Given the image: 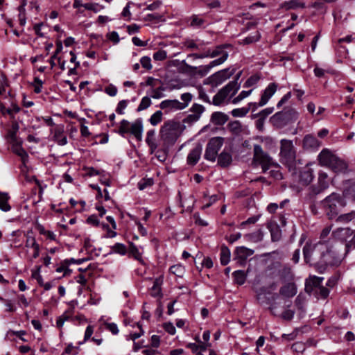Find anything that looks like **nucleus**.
<instances>
[{"label": "nucleus", "instance_id": "1a4fd4ad", "mask_svg": "<svg viewBox=\"0 0 355 355\" xmlns=\"http://www.w3.org/2000/svg\"><path fill=\"white\" fill-rule=\"evenodd\" d=\"M224 143V139L220 137H212L208 141L204 157L210 162H215L218 150L221 148Z\"/></svg>", "mask_w": 355, "mask_h": 355}, {"label": "nucleus", "instance_id": "37998d69", "mask_svg": "<svg viewBox=\"0 0 355 355\" xmlns=\"http://www.w3.org/2000/svg\"><path fill=\"white\" fill-rule=\"evenodd\" d=\"M19 129V126L17 122H12L11 128L10 129L8 137L10 141H16V139H19L17 136V133Z\"/></svg>", "mask_w": 355, "mask_h": 355}, {"label": "nucleus", "instance_id": "864d4df0", "mask_svg": "<svg viewBox=\"0 0 355 355\" xmlns=\"http://www.w3.org/2000/svg\"><path fill=\"white\" fill-rule=\"evenodd\" d=\"M151 105L150 98L148 96H144L141 98V102L138 106L137 110L141 111L147 109Z\"/></svg>", "mask_w": 355, "mask_h": 355}, {"label": "nucleus", "instance_id": "0e129e2a", "mask_svg": "<svg viewBox=\"0 0 355 355\" xmlns=\"http://www.w3.org/2000/svg\"><path fill=\"white\" fill-rule=\"evenodd\" d=\"M140 63L142 67L146 69H150L152 68L151 60L149 57H142L140 60Z\"/></svg>", "mask_w": 355, "mask_h": 355}, {"label": "nucleus", "instance_id": "49530a36", "mask_svg": "<svg viewBox=\"0 0 355 355\" xmlns=\"http://www.w3.org/2000/svg\"><path fill=\"white\" fill-rule=\"evenodd\" d=\"M286 114L284 111L277 112L272 116L271 119L274 123L277 125L279 124L284 121H287L286 118H288V116H286Z\"/></svg>", "mask_w": 355, "mask_h": 355}, {"label": "nucleus", "instance_id": "58836bf2", "mask_svg": "<svg viewBox=\"0 0 355 355\" xmlns=\"http://www.w3.org/2000/svg\"><path fill=\"white\" fill-rule=\"evenodd\" d=\"M220 263L222 265H227L230 261V250L226 246H223L220 250Z\"/></svg>", "mask_w": 355, "mask_h": 355}, {"label": "nucleus", "instance_id": "7c9ffc66", "mask_svg": "<svg viewBox=\"0 0 355 355\" xmlns=\"http://www.w3.org/2000/svg\"><path fill=\"white\" fill-rule=\"evenodd\" d=\"M305 7L304 3L300 2L297 0H291L285 1L281 5V8L285 10H295L297 8H304Z\"/></svg>", "mask_w": 355, "mask_h": 355}, {"label": "nucleus", "instance_id": "052dcab7", "mask_svg": "<svg viewBox=\"0 0 355 355\" xmlns=\"http://www.w3.org/2000/svg\"><path fill=\"white\" fill-rule=\"evenodd\" d=\"M117 92L118 89L116 87L112 84H110L105 88V92L110 96H115L117 94Z\"/></svg>", "mask_w": 355, "mask_h": 355}, {"label": "nucleus", "instance_id": "3c124183", "mask_svg": "<svg viewBox=\"0 0 355 355\" xmlns=\"http://www.w3.org/2000/svg\"><path fill=\"white\" fill-rule=\"evenodd\" d=\"M169 270L172 274L176 275L177 277H182L184 273V266L180 264L172 266Z\"/></svg>", "mask_w": 355, "mask_h": 355}, {"label": "nucleus", "instance_id": "6e6d98bb", "mask_svg": "<svg viewBox=\"0 0 355 355\" xmlns=\"http://www.w3.org/2000/svg\"><path fill=\"white\" fill-rule=\"evenodd\" d=\"M259 80V77L257 75L250 76L245 83L244 87H250L254 86Z\"/></svg>", "mask_w": 355, "mask_h": 355}, {"label": "nucleus", "instance_id": "72a5a7b5", "mask_svg": "<svg viewBox=\"0 0 355 355\" xmlns=\"http://www.w3.org/2000/svg\"><path fill=\"white\" fill-rule=\"evenodd\" d=\"M73 313V309H69L62 315H61L56 321V326L58 328H62L64 322L71 320Z\"/></svg>", "mask_w": 355, "mask_h": 355}, {"label": "nucleus", "instance_id": "774afa93", "mask_svg": "<svg viewBox=\"0 0 355 355\" xmlns=\"http://www.w3.org/2000/svg\"><path fill=\"white\" fill-rule=\"evenodd\" d=\"M187 347L189 348L192 351V352L196 354V355H204L203 354L201 353V352H198V344L189 343L187 345Z\"/></svg>", "mask_w": 355, "mask_h": 355}, {"label": "nucleus", "instance_id": "e433bc0d", "mask_svg": "<svg viewBox=\"0 0 355 355\" xmlns=\"http://www.w3.org/2000/svg\"><path fill=\"white\" fill-rule=\"evenodd\" d=\"M263 234L261 230H258L252 233L245 235V238L254 243H257L263 239Z\"/></svg>", "mask_w": 355, "mask_h": 355}, {"label": "nucleus", "instance_id": "7ed1b4c3", "mask_svg": "<svg viewBox=\"0 0 355 355\" xmlns=\"http://www.w3.org/2000/svg\"><path fill=\"white\" fill-rule=\"evenodd\" d=\"M318 160L320 166L328 167L336 173H345L347 169L346 162L327 148L319 153Z\"/></svg>", "mask_w": 355, "mask_h": 355}, {"label": "nucleus", "instance_id": "5fc2aeb1", "mask_svg": "<svg viewBox=\"0 0 355 355\" xmlns=\"http://www.w3.org/2000/svg\"><path fill=\"white\" fill-rule=\"evenodd\" d=\"M8 86L6 78L3 74L0 75V95H6V87Z\"/></svg>", "mask_w": 355, "mask_h": 355}, {"label": "nucleus", "instance_id": "603ef678", "mask_svg": "<svg viewBox=\"0 0 355 355\" xmlns=\"http://www.w3.org/2000/svg\"><path fill=\"white\" fill-rule=\"evenodd\" d=\"M331 230V226H329V227H326L325 228H324L321 232V234H320V242H332V243H336L333 239H329L328 241L326 240V239L327 238V236H329L330 232Z\"/></svg>", "mask_w": 355, "mask_h": 355}, {"label": "nucleus", "instance_id": "f257e3e1", "mask_svg": "<svg viewBox=\"0 0 355 355\" xmlns=\"http://www.w3.org/2000/svg\"><path fill=\"white\" fill-rule=\"evenodd\" d=\"M341 248L342 243L308 242L303 248L304 260L323 272L329 266H338L341 263L343 259V254L340 252Z\"/></svg>", "mask_w": 355, "mask_h": 355}, {"label": "nucleus", "instance_id": "338daca9", "mask_svg": "<svg viewBox=\"0 0 355 355\" xmlns=\"http://www.w3.org/2000/svg\"><path fill=\"white\" fill-rule=\"evenodd\" d=\"M162 91L163 89H161V88H158V89H153L150 94V96L153 98H155V99H159V98H161L163 97V93H162Z\"/></svg>", "mask_w": 355, "mask_h": 355}, {"label": "nucleus", "instance_id": "a18cd8bd", "mask_svg": "<svg viewBox=\"0 0 355 355\" xmlns=\"http://www.w3.org/2000/svg\"><path fill=\"white\" fill-rule=\"evenodd\" d=\"M250 110V107H241L235 108L232 110L231 114L234 117H243L245 116Z\"/></svg>", "mask_w": 355, "mask_h": 355}, {"label": "nucleus", "instance_id": "a19ab883", "mask_svg": "<svg viewBox=\"0 0 355 355\" xmlns=\"http://www.w3.org/2000/svg\"><path fill=\"white\" fill-rule=\"evenodd\" d=\"M261 34L259 31H255L250 33L248 36L243 40L242 43L244 44H250L256 42L259 40Z\"/></svg>", "mask_w": 355, "mask_h": 355}, {"label": "nucleus", "instance_id": "9d476101", "mask_svg": "<svg viewBox=\"0 0 355 355\" xmlns=\"http://www.w3.org/2000/svg\"><path fill=\"white\" fill-rule=\"evenodd\" d=\"M234 69L230 68L218 71L209 77L208 82L211 87H216L230 78L234 74Z\"/></svg>", "mask_w": 355, "mask_h": 355}, {"label": "nucleus", "instance_id": "c9c22d12", "mask_svg": "<svg viewBox=\"0 0 355 355\" xmlns=\"http://www.w3.org/2000/svg\"><path fill=\"white\" fill-rule=\"evenodd\" d=\"M26 237V243L25 246L27 248H33L36 245H38L35 236L33 235V232L32 230H29L25 234Z\"/></svg>", "mask_w": 355, "mask_h": 355}, {"label": "nucleus", "instance_id": "ddd939ff", "mask_svg": "<svg viewBox=\"0 0 355 355\" xmlns=\"http://www.w3.org/2000/svg\"><path fill=\"white\" fill-rule=\"evenodd\" d=\"M277 87L278 85L275 83H271L268 85L261 96L259 102V106H263L268 102L270 98L275 94Z\"/></svg>", "mask_w": 355, "mask_h": 355}, {"label": "nucleus", "instance_id": "4c0bfd02", "mask_svg": "<svg viewBox=\"0 0 355 355\" xmlns=\"http://www.w3.org/2000/svg\"><path fill=\"white\" fill-rule=\"evenodd\" d=\"M9 196L6 193L0 192V209L3 211H8L10 210L11 207L8 204Z\"/></svg>", "mask_w": 355, "mask_h": 355}, {"label": "nucleus", "instance_id": "9b49d317", "mask_svg": "<svg viewBox=\"0 0 355 355\" xmlns=\"http://www.w3.org/2000/svg\"><path fill=\"white\" fill-rule=\"evenodd\" d=\"M159 107L166 112H175L184 109V106L182 105L181 102L176 99L164 100L160 103Z\"/></svg>", "mask_w": 355, "mask_h": 355}, {"label": "nucleus", "instance_id": "393cba45", "mask_svg": "<svg viewBox=\"0 0 355 355\" xmlns=\"http://www.w3.org/2000/svg\"><path fill=\"white\" fill-rule=\"evenodd\" d=\"M279 293L285 297H292L297 293V287L294 283H288L281 288Z\"/></svg>", "mask_w": 355, "mask_h": 355}, {"label": "nucleus", "instance_id": "f8f14e48", "mask_svg": "<svg viewBox=\"0 0 355 355\" xmlns=\"http://www.w3.org/2000/svg\"><path fill=\"white\" fill-rule=\"evenodd\" d=\"M329 182L328 174L323 171H320L318 172L317 185L314 188V192L319 193L327 189L329 186Z\"/></svg>", "mask_w": 355, "mask_h": 355}, {"label": "nucleus", "instance_id": "aec40b11", "mask_svg": "<svg viewBox=\"0 0 355 355\" xmlns=\"http://www.w3.org/2000/svg\"><path fill=\"white\" fill-rule=\"evenodd\" d=\"M130 133L138 141H141L143 134V124L141 119H137L131 123Z\"/></svg>", "mask_w": 355, "mask_h": 355}, {"label": "nucleus", "instance_id": "dca6fc26", "mask_svg": "<svg viewBox=\"0 0 355 355\" xmlns=\"http://www.w3.org/2000/svg\"><path fill=\"white\" fill-rule=\"evenodd\" d=\"M202 147L201 145H196L192 150H190L187 155V164L193 166L199 161L202 154Z\"/></svg>", "mask_w": 355, "mask_h": 355}, {"label": "nucleus", "instance_id": "5701e85b", "mask_svg": "<svg viewBox=\"0 0 355 355\" xmlns=\"http://www.w3.org/2000/svg\"><path fill=\"white\" fill-rule=\"evenodd\" d=\"M8 240L12 247L21 248L23 245L21 231L19 230L13 231L10 234Z\"/></svg>", "mask_w": 355, "mask_h": 355}, {"label": "nucleus", "instance_id": "6ab92c4d", "mask_svg": "<svg viewBox=\"0 0 355 355\" xmlns=\"http://www.w3.org/2000/svg\"><path fill=\"white\" fill-rule=\"evenodd\" d=\"M320 146V142L312 135H306L303 139V146L305 149L315 150Z\"/></svg>", "mask_w": 355, "mask_h": 355}, {"label": "nucleus", "instance_id": "09e8293b", "mask_svg": "<svg viewBox=\"0 0 355 355\" xmlns=\"http://www.w3.org/2000/svg\"><path fill=\"white\" fill-rule=\"evenodd\" d=\"M162 112L160 110L156 111L150 118L149 121L153 125H156L162 120Z\"/></svg>", "mask_w": 355, "mask_h": 355}, {"label": "nucleus", "instance_id": "bf43d9fd", "mask_svg": "<svg viewBox=\"0 0 355 355\" xmlns=\"http://www.w3.org/2000/svg\"><path fill=\"white\" fill-rule=\"evenodd\" d=\"M286 116H288L287 121L296 119L298 116V112L293 108H289L284 111Z\"/></svg>", "mask_w": 355, "mask_h": 355}, {"label": "nucleus", "instance_id": "39448f33", "mask_svg": "<svg viewBox=\"0 0 355 355\" xmlns=\"http://www.w3.org/2000/svg\"><path fill=\"white\" fill-rule=\"evenodd\" d=\"M240 88L237 80L230 82L220 89L212 98V104L217 106L227 105L232 103V97Z\"/></svg>", "mask_w": 355, "mask_h": 355}, {"label": "nucleus", "instance_id": "4468645a", "mask_svg": "<svg viewBox=\"0 0 355 355\" xmlns=\"http://www.w3.org/2000/svg\"><path fill=\"white\" fill-rule=\"evenodd\" d=\"M254 253V250L244 246L238 247L235 251V259L243 265L245 260Z\"/></svg>", "mask_w": 355, "mask_h": 355}, {"label": "nucleus", "instance_id": "4be33fe9", "mask_svg": "<svg viewBox=\"0 0 355 355\" xmlns=\"http://www.w3.org/2000/svg\"><path fill=\"white\" fill-rule=\"evenodd\" d=\"M323 280V277H314L313 279L310 280L309 284L311 282L313 284V286L315 288L318 287L319 290V295L322 298H326L329 294V291L325 287L320 286V284Z\"/></svg>", "mask_w": 355, "mask_h": 355}, {"label": "nucleus", "instance_id": "412c9836", "mask_svg": "<svg viewBox=\"0 0 355 355\" xmlns=\"http://www.w3.org/2000/svg\"><path fill=\"white\" fill-rule=\"evenodd\" d=\"M163 277L160 276L156 278L153 282V285L150 289V295L154 297H161L162 293V286L163 284Z\"/></svg>", "mask_w": 355, "mask_h": 355}, {"label": "nucleus", "instance_id": "20e7f679", "mask_svg": "<svg viewBox=\"0 0 355 355\" xmlns=\"http://www.w3.org/2000/svg\"><path fill=\"white\" fill-rule=\"evenodd\" d=\"M321 205L329 218L332 219L347 205V202L343 196L334 192L321 201Z\"/></svg>", "mask_w": 355, "mask_h": 355}, {"label": "nucleus", "instance_id": "c85d7f7f", "mask_svg": "<svg viewBox=\"0 0 355 355\" xmlns=\"http://www.w3.org/2000/svg\"><path fill=\"white\" fill-rule=\"evenodd\" d=\"M190 26L196 28H205L206 21L205 19L200 15H193L190 17Z\"/></svg>", "mask_w": 355, "mask_h": 355}, {"label": "nucleus", "instance_id": "a211bd4d", "mask_svg": "<svg viewBox=\"0 0 355 355\" xmlns=\"http://www.w3.org/2000/svg\"><path fill=\"white\" fill-rule=\"evenodd\" d=\"M353 232L351 229L348 227L345 228H338L336 230L334 231L332 233V236L334 239H338L341 241H347L352 234Z\"/></svg>", "mask_w": 355, "mask_h": 355}, {"label": "nucleus", "instance_id": "0eeeda50", "mask_svg": "<svg viewBox=\"0 0 355 355\" xmlns=\"http://www.w3.org/2000/svg\"><path fill=\"white\" fill-rule=\"evenodd\" d=\"M253 163L261 165L263 172L276 165L273 159L258 144L254 146Z\"/></svg>", "mask_w": 355, "mask_h": 355}, {"label": "nucleus", "instance_id": "c756f323", "mask_svg": "<svg viewBox=\"0 0 355 355\" xmlns=\"http://www.w3.org/2000/svg\"><path fill=\"white\" fill-rule=\"evenodd\" d=\"M129 252L140 263L143 265L145 264V261L142 257L143 252L132 243L130 244Z\"/></svg>", "mask_w": 355, "mask_h": 355}, {"label": "nucleus", "instance_id": "4d7b16f0", "mask_svg": "<svg viewBox=\"0 0 355 355\" xmlns=\"http://www.w3.org/2000/svg\"><path fill=\"white\" fill-rule=\"evenodd\" d=\"M166 57L167 53L164 50H159L153 54V59L157 61H162L165 60Z\"/></svg>", "mask_w": 355, "mask_h": 355}, {"label": "nucleus", "instance_id": "c03bdc74", "mask_svg": "<svg viewBox=\"0 0 355 355\" xmlns=\"http://www.w3.org/2000/svg\"><path fill=\"white\" fill-rule=\"evenodd\" d=\"M233 276L234 277L235 282L239 284L242 285L245 283L246 275L243 270H236L233 272Z\"/></svg>", "mask_w": 355, "mask_h": 355}, {"label": "nucleus", "instance_id": "2f4dec72", "mask_svg": "<svg viewBox=\"0 0 355 355\" xmlns=\"http://www.w3.org/2000/svg\"><path fill=\"white\" fill-rule=\"evenodd\" d=\"M271 234V239L273 241H279L281 237V230L279 225L275 223H270L268 225Z\"/></svg>", "mask_w": 355, "mask_h": 355}, {"label": "nucleus", "instance_id": "79ce46f5", "mask_svg": "<svg viewBox=\"0 0 355 355\" xmlns=\"http://www.w3.org/2000/svg\"><path fill=\"white\" fill-rule=\"evenodd\" d=\"M111 251L113 253H116L123 256L127 253V248L123 243H116L114 245L111 246Z\"/></svg>", "mask_w": 355, "mask_h": 355}, {"label": "nucleus", "instance_id": "680f3d73", "mask_svg": "<svg viewBox=\"0 0 355 355\" xmlns=\"http://www.w3.org/2000/svg\"><path fill=\"white\" fill-rule=\"evenodd\" d=\"M128 105V101L126 100H122L119 102L116 111L119 114H124V110L126 108Z\"/></svg>", "mask_w": 355, "mask_h": 355}, {"label": "nucleus", "instance_id": "f704fd0d", "mask_svg": "<svg viewBox=\"0 0 355 355\" xmlns=\"http://www.w3.org/2000/svg\"><path fill=\"white\" fill-rule=\"evenodd\" d=\"M313 178V171L311 168H306L301 172L300 180L304 184H309L312 182Z\"/></svg>", "mask_w": 355, "mask_h": 355}, {"label": "nucleus", "instance_id": "f3484780", "mask_svg": "<svg viewBox=\"0 0 355 355\" xmlns=\"http://www.w3.org/2000/svg\"><path fill=\"white\" fill-rule=\"evenodd\" d=\"M10 142L11 144L13 153L19 156L22 162L25 163L28 158V154L21 146V140L19 139H16V141H10Z\"/></svg>", "mask_w": 355, "mask_h": 355}, {"label": "nucleus", "instance_id": "e2e57ef3", "mask_svg": "<svg viewBox=\"0 0 355 355\" xmlns=\"http://www.w3.org/2000/svg\"><path fill=\"white\" fill-rule=\"evenodd\" d=\"M164 329L170 335H174L176 332L175 326L171 322H166L163 325Z\"/></svg>", "mask_w": 355, "mask_h": 355}, {"label": "nucleus", "instance_id": "2eb2a0df", "mask_svg": "<svg viewBox=\"0 0 355 355\" xmlns=\"http://www.w3.org/2000/svg\"><path fill=\"white\" fill-rule=\"evenodd\" d=\"M3 98H8L9 101H10L11 106L10 107H6V105L0 102V112L3 115L6 114L12 116L13 113H17L19 111V107L17 105L15 104L12 101H11V98H10V93L6 91V95H0Z\"/></svg>", "mask_w": 355, "mask_h": 355}, {"label": "nucleus", "instance_id": "b1692460", "mask_svg": "<svg viewBox=\"0 0 355 355\" xmlns=\"http://www.w3.org/2000/svg\"><path fill=\"white\" fill-rule=\"evenodd\" d=\"M232 153L225 148L218 157V164L222 167H227L232 163Z\"/></svg>", "mask_w": 355, "mask_h": 355}, {"label": "nucleus", "instance_id": "69168bd1", "mask_svg": "<svg viewBox=\"0 0 355 355\" xmlns=\"http://www.w3.org/2000/svg\"><path fill=\"white\" fill-rule=\"evenodd\" d=\"M294 314L295 312L293 310L287 309L282 313L281 316L284 320H291L293 319Z\"/></svg>", "mask_w": 355, "mask_h": 355}, {"label": "nucleus", "instance_id": "8fccbe9b", "mask_svg": "<svg viewBox=\"0 0 355 355\" xmlns=\"http://www.w3.org/2000/svg\"><path fill=\"white\" fill-rule=\"evenodd\" d=\"M252 92V89H250L248 91H242L240 92V94L235 98H232V104H237L244 98L249 96Z\"/></svg>", "mask_w": 355, "mask_h": 355}, {"label": "nucleus", "instance_id": "13d9d810", "mask_svg": "<svg viewBox=\"0 0 355 355\" xmlns=\"http://www.w3.org/2000/svg\"><path fill=\"white\" fill-rule=\"evenodd\" d=\"M192 99V95L190 93H184L181 95V104L184 106V109L187 107L189 103L191 102Z\"/></svg>", "mask_w": 355, "mask_h": 355}, {"label": "nucleus", "instance_id": "a878e982", "mask_svg": "<svg viewBox=\"0 0 355 355\" xmlns=\"http://www.w3.org/2000/svg\"><path fill=\"white\" fill-rule=\"evenodd\" d=\"M228 120V116L220 112H215L211 114V122L217 125H222L225 124Z\"/></svg>", "mask_w": 355, "mask_h": 355}, {"label": "nucleus", "instance_id": "bb28decb", "mask_svg": "<svg viewBox=\"0 0 355 355\" xmlns=\"http://www.w3.org/2000/svg\"><path fill=\"white\" fill-rule=\"evenodd\" d=\"M191 114L189 115V118L191 121H198L201 114L205 111V107L199 104H194L191 108Z\"/></svg>", "mask_w": 355, "mask_h": 355}, {"label": "nucleus", "instance_id": "cd10ccee", "mask_svg": "<svg viewBox=\"0 0 355 355\" xmlns=\"http://www.w3.org/2000/svg\"><path fill=\"white\" fill-rule=\"evenodd\" d=\"M155 134V130H148L146 133V142L150 147L152 153H153L158 147V145L156 143Z\"/></svg>", "mask_w": 355, "mask_h": 355}, {"label": "nucleus", "instance_id": "423d86ee", "mask_svg": "<svg viewBox=\"0 0 355 355\" xmlns=\"http://www.w3.org/2000/svg\"><path fill=\"white\" fill-rule=\"evenodd\" d=\"M228 52L225 50V46H219L214 49H209L205 53L203 54H192L189 57H193L195 58H215L219 57L218 58L212 60L207 66V70L211 68L222 64L228 58Z\"/></svg>", "mask_w": 355, "mask_h": 355}, {"label": "nucleus", "instance_id": "ea45409f", "mask_svg": "<svg viewBox=\"0 0 355 355\" xmlns=\"http://www.w3.org/2000/svg\"><path fill=\"white\" fill-rule=\"evenodd\" d=\"M131 123L127 120L123 119L120 122V125L117 132L122 137H125V134L130 133Z\"/></svg>", "mask_w": 355, "mask_h": 355}, {"label": "nucleus", "instance_id": "de8ad7c7", "mask_svg": "<svg viewBox=\"0 0 355 355\" xmlns=\"http://www.w3.org/2000/svg\"><path fill=\"white\" fill-rule=\"evenodd\" d=\"M136 325L139 329V331L130 333L128 336V338H127L128 340L130 339L135 342L136 339L140 338L141 336L144 335V331L142 329L141 324L140 322H137Z\"/></svg>", "mask_w": 355, "mask_h": 355}, {"label": "nucleus", "instance_id": "6e6552de", "mask_svg": "<svg viewBox=\"0 0 355 355\" xmlns=\"http://www.w3.org/2000/svg\"><path fill=\"white\" fill-rule=\"evenodd\" d=\"M281 161L286 164H290L295 161L296 151L291 140L283 139L280 141Z\"/></svg>", "mask_w": 355, "mask_h": 355}, {"label": "nucleus", "instance_id": "f03ea898", "mask_svg": "<svg viewBox=\"0 0 355 355\" xmlns=\"http://www.w3.org/2000/svg\"><path fill=\"white\" fill-rule=\"evenodd\" d=\"M182 132V126L179 122L168 121L162 126L159 132V144L164 151L173 146Z\"/></svg>", "mask_w": 355, "mask_h": 355}, {"label": "nucleus", "instance_id": "473e14b6", "mask_svg": "<svg viewBox=\"0 0 355 355\" xmlns=\"http://www.w3.org/2000/svg\"><path fill=\"white\" fill-rule=\"evenodd\" d=\"M336 222L340 223H348L355 220V210H352L348 213L342 214L336 216Z\"/></svg>", "mask_w": 355, "mask_h": 355}]
</instances>
